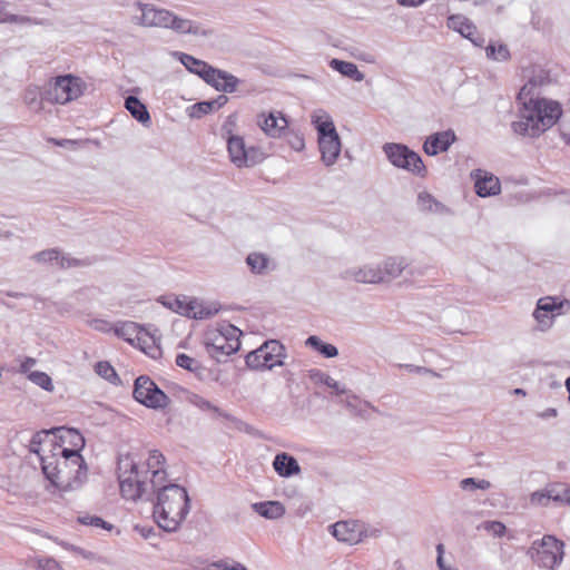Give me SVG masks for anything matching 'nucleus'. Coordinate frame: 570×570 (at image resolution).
<instances>
[{"mask_svg":"<svg viewBox=\"0 0 570 570\" xmlns=\"http://www.w3.org/2000/svg\"><path fill=\"white\" fill-rule=\"evenodd\" d=\"M522 107L519 120L512 122L515 134L535 138L552 128L562 116L560 102L543 97H527L519 99Z\"/></svg>","mask_w":570,"mask_h":570,"instance_id":"nucleus-1","label":"nucleus"},{"mask_svg":"<svg viewBox=\"0 0 570 570\" xmlns=\"http://www.w3.org/2000/svg\"><path fill=\"white\" fill-rule=\"evenodd\" d=\"M160 488L154 509V518L165 531H176L189 512L188 494L183 487L177 484Z\"/></svg>","mask_w":570,"mask_h":570,"instance_id":"nucleus-2","label":"nucleus"},{"mask_svg":"<svg viewBox=\"0 0 570 570\" xmlns=\"http://www.w3.org/2000/svg\"><path fill=\"white\" fill-rule=\"evenodd\" d=\"M83 446L85 439L79 431L69 428H59L39 435V448L33 451L82 461L80 451Z\"/></svg>","mask_w":570,"mask_h":570,"instance_id":"nucleus-3","label":"nucleus"},{"mask_svg":"<svg viewBox=\"0 0 570 570\" xmlns=\"http://www.w3.org/2000/svg\"><path fill=\"white\" fill-rule=\"evenodd\" d=\"M42 465V471L50 483L61 490L68 491L79 480V475L83 461L71 460L66 456H53V454H46L36 452Z\"/></svg>","mask_w":570,"mask_h":570,"instance_id":"nucleus-4","label":"nucleus"},{"mask_svg":"<svg viewBox=\"0 0 570 570\" xmlns=\"http://www.w3.org/2000/svg\"><path fill=\"white\" fill-rule=\"evenodd\" d=\"M119 487L121 495L127 500L139 499L148 489V482L135 465V458L122 455L118 462Z\"/></svg>","mask_w":570,"mask_h":570,"instance_id":"nucleus-5","label":"nucleus"},{"mask_svg":"<svg viewBox=\"0 0 570 570\" xmlns=\"http://www.w3.org/2000/svg\"><path fill=\"white\" fill-rule=\"evenodd\" d=\"M86 88L87 85L80 77L58 76L49 82L46 99L53 104L65 105L81 97Z\"/></svg>","mask_w":570,"mask_h":570,"instance_id":"nucleus-6","label":"nucleus"},{"mask_svg":"<svg viewBox=\"0 0 570 570\" xmlns=\"http://www.w3.org/2000/svg\"><path fill=\"white\" fill-rule=\"evenodd\" d=\"M528 554L539 567L554 569L563 559V542L553 535H544L531 544Z\"/></svg>","mask_w":570,"mask_h":570,"instance_id":"nucleus-7","label":"nucleus"},{"mask_svg":"<svg viewBox=\"0 0 570 570\" xmlns=\"http://www.w3.org/2000/svg\"><path fill=\"white\" fill-rule=\"evenodd\" d=\"M135 465L153 488H160L167 481L166 458L158 450H150L135 459Z\"/></svg>","mask_w":570,"mask_h":570,"instance_id":"nucleus-8","label":"nucleus"},{"mask_svg":"<svg viewBox=\"0 0 570 570\" xmlns=\"http://www.w3.org/2000/svg\"><path fill=\"white\" fill-rule=\"evenodd\" d=\"M227 151L229 160L237 168H247L261 164L265 153L256 146L247 147L242 136L232 135L227 139Z\"/></svg>","mask_w":570,"mask_h":570,"instance_id":"nucleus-9","label":"nucleus"},{"mask_svg":"<svg viewBox=\"0 0 570 570\" xmlns=\"http://www.w3.org/2000/svg\"><path fill=\"white\" fill-rule=\"evenodd\" d=\"M242 332L232 324H222L206 332V345L216 352L230 355L239 350Z\"/></svg>","mask_w":570,"mask_h":570,"instance_id":"nucleus-10","label":"nucleus"},{"mask_svg":"<svg viewBox=\"0 0 570 570\" xmlns=\"http://www.w3.org/2000/svg\"><path fill=\"white\" fill-rule=\"evenodd\" d=\"M134 399L154 410L165 409L169 404V397L148 376L141 375L135 380Z\"/></svg>","mask_w":570,"mask_h":570,"instance_id":"nucleus-11","label":"nucleus"},{"mask_svg":"<svg viewBox=\"0 0 570 570\" xmlns=\"http://www.w3.org/2000/svg\"><path fill=\"white\" fill-rule=\"evenodd\" d=\"M384 153L389 160L396 167L406 169L415 175L424 176L426 167L421 156L411 150L407 146L401 144H386Z\"/></svg>","mask_w":570,"mask_h":570,"instance_id":"nucleus-12","label":"nucleus"},{"mask_svg":"<svg viewBox=\"0 0 570 570\" xmlns=\"http://www.w3.org/2000/svg\"><path fill=\"white\" fill-rule=\"evenodd\" d=\"M284 346L278 341H268L246 356V364L254 370H271L282 364Z\"/></svg>","mask_w":570,"mask_h":570,"instance_id":"nucleus-13","label":"nucleus"},{"mask_svg":"<svg viewBox=\"0 0 570 570\" xmlns=\"http://www.w3.org/2000/svg\"><path fill=\"white\" fill-rule=\"evenodd\" d=\"M141 11V23L144 26L171 28L179 32H189L191 29L190 21L180 19L168 10L145 6Z\"/></svg>","mask_w":570,"mask_h":570,"instance_id":"nucleus-14","label":"nucleus"},{"mask_svg":"<svg viewBox=\"0 0 570 570\" xmlns=\"http://www.w3.org/2000/svg\"><path fill=\"white\" fill-rule=\"evenodd\" d=\"M331 533L336 540L351 546L362 542L363 539L370 535H379L377 530L368 532L366 525L357 520L337 521L331 525Z\"/></svg>","mask_w":570,"mask_h":570,"instance_id":"nucleus-15","label":"nucleus"},{"mask_svg":"<svg viewBox=\"0 0 570 570\" xmlns=\"http://www.w3.org/2000/svg\"><path fill=\"white\" fill-rule=\"evenodd\" d=\"M257 126L265 135L278 138L288 127V120L281 111L261 112L256 119Z\"/></svg>","mask_w":570,"mask_h":570,"instance_id":"nucleus-16","label":"nucleus"},{"mask_svg":"<svg viewBox=\"0 0 570 570\" xmlns=\"http://www.w3.org/2000/svg\"><path fill=\"white\" fill-rule=\"evenodd\" d=\"M446 26L449 29L469 39L475 46L481 47L484 42V39L479 35L474 23L463 14H451L448 18Z\"/></svg>","mask_w":570,"mask_h":570,"instance_id":"nucleus-17","label":"nucleus"},{"mask_svg":"<svg viewBox=\"0 0 570 570\" xmlns=\"http://www.w3.org/2000/svg\"><path fill=\"white\" fill-rule=\"evenodd\" d=\"M472 177L474 178V188L480 197H488L498 195L501 190V184L498 177L484 171L476 169Z\"/></svg>","mask_w":570,"mask_h":570,"instance_id":"nucleus-18","label":"nucleus"},{"mask_svg":"<svg viewBox=\"0 0 570 570\" xmlns=\"http://www.w3.org/2000/svg\"><path fill=\"white\" fill-rule=\"evenodd\" d=\"M203 79L210 86L215 87L217 90L227 92L235 91L238 85V79L235 76L226 71L215 69L212 66Z\"/></svg>","mask_w":570,"mask_h":570,"instance_id":"nucleus-19","label":"nucleus"},{"mask_svg":"<svg viewBox=\"0 0 570 570\" xmlns=\"http://www.w3.org/2000/svg\"><path fill=\"white\" fill-rule=\"evenodd\" d=\"M455 139V134L452 130L433 134L426 138L423 150L426 155L435 156L446 151Z\"/></svg>","mask_w":570,"mask_h":570,"instance_id":"nucleus-20","label":"nucleus"},{"mask_svg":"<svg viewBox=\"0 0 570 570\" xmlns=\"http://www.w3.org/2000/svg\"><path fill=\"white\" fill-rule=\"evenodd\" d=\"M551 81L550 71L541 67H533L529 81L520 89L518 99H525L532 94L534 88L547 86Z\"/></svg>","mask_w":570,"mask_h":570,"instance_id":"nucleus-21","label":"nucleus"},{"mask_svg":"<svg viewBox=\"0 0 570 570\" xmlns=\"http://www.w3.org/2000/svg\"><path fill=\"white\" fill-rule=\"evenodd\" d=\"M318 145L323 161L327 166L334 164L341 153V140L338 135L320 137Z\"/></svg>","mask_w":570,"mask_h":570,"instance_id":"nucleus-22","label":"nucleus"},{"mask_svg":"<svg viewBox=\"0 0 570 570\" xmlns=\"http://www.w3.org/2000/svg\"><path fill=\"white\" fill-rule=\"evenodd\" d=\"M273 466L281 476L285 478L297 474L301 471L296 459L287 453L277 454L274 459Z\"/></svg>","mask_w":570,"mask_h":570,"instance_id":"nucleus-23","label":"nucleus"},{"mask_svg":"<svg viewBox=\"0 0 570 570\" xmlns=\"http://www.w3.org/2000/svg\"><path fill=\"white\" fill-rule=\"evenodd\" d=\"M187 317L204 320L214 316L218 308L213 304H206L196 298H190Z\"/></svg>","mask_w":570,"mask_h":570,"instance_id":"nucleus-24","label":"nucleus"},{"mask_svg":"<svg viewBox=\"0 0 570 570\" xmlns=\"http://www.w3.org/2000/svg\"><path fill=\"white\" fill-rule=\"evenodd\" d=\"M132 346L138 347L144 353L153 357H156V355L159 353L155 337L144 327H141L140 333L137 335L136 342H134Z\"/></svg>","mask_w":570,"mask_h":570,"instance_id":"nucleus-25","label":"nucleus"},{"mask_svg":"<svg viewBox=\"0 0 570 570\" xmlns=\"http://www.w3.org/2000/svg\"><path fill=\"white\" fill-rule=\"evenodd\" d=\"M312 122L314 124L320 137L335 136L338 135L334 122L328 114L320 112L312 116Z\"/></svg>","mask_w":570,"mask_h":570,"instance_id":"nucleus-26","label":"nucleus"},{"mask_svg":"<svg viewBox=\"0 0 570 570\" xmlns=\"http://www.w3.org/2000/svg\"><path fill=\"white\" fill-rule=\"evenodd\" d=\"M255 511L267 519H278L284 515L285 508L281 502L267 501L254 504Z\"/></svg>","mask_w":570,"mask_h":570,"instance_id":"nucleus-27","label":"nucleus"},{"mask_svg":"<svg viewBox=\"0 0 570 570\" xmlns=\"http://www.w3.org/2000/svg\"><path fill=\"white\" fill-rule=\"evenodd\" d=\"M330 66L334 70L342 73L343 76H346L355 81H362L364 78V75L358 70L357 66L353 62L333 59L330 62Z\"/></svg>","mask_w":570,"mask_h":570,"instance_id":"nucleus-28","label":"nucleus"},{"mask_svg":"<svg viewBox=\"0 0 570 570\" xmlns=\"http://www.w3.org/2000/svg\"><path fill=\"white\" fill-rule=\"evenodd\" d=\"M354 279L358 283L376 284L385 281L383 271L374 267H363L354 273Z\"/></svg>","mask_w":570,"mask_h":570,"instance_id":"nucleus-29","label":"nucleus"},{"mask_svg":"<svg viewBox=\"0 0 570 570\" xmlns=\"http://www.w3.org/2000/svg\"><path fill=\"white\" fill-rule=\"evenodd\" d=\"M125 106L138 121L146 124L150 120L146 106L138 98L129 96L125 101Z\"/></svg>","mask_w":570,"mask_h":570,"instance_id":"nucleus-30","label":"nucleus"},{"mask_svg":"<svg viewBox=\"0 0 570 570\" xmlns=\"http://www.w3.org/2000/svg\"><path fill=\"white\" fill-rule=\"evenodd\" d=\"M140 330L141 326L135 322H122L114 327L115 334L131 345L136 342V337L139 335Z\"/></svg>","mask_w":570,"mask_h":570,"instance_id":"nucleus-31","label":"nucleus"},{"mask_svg":"<svg viewBox=\"0 0 570 570\" xmlns=\"http://www.w3.org/2000/svg\"><path fill=\"white\" fill-rule=\"evenodd\" d=\"M548 499L562 504H570V485L554 483L547 489Z\"/></svg>","mask_w":570,"mask_h":570,"instance_id":"nucleus-32","label":"nucleus"},{"mask_svg":"<svg viewBox=\"0 0 570 570\" xmlns=\"http://www.w3.org/2000/svg\"><path fill=\"white\" fill-rule=\"evenodd\" d=\"M219 99H222L223 102L218 105L217 100L194 104L188 108V115L191 118H202L203 116L212 112L216 107H220L227 100L225 96H220Z\"/></svg>","mask_w":570,"mask_h":570,"instance_id":"nucleus-33","label":"nucleus"},{"mask_svg":"<svg viewBox=\"0 0 570 570\" xmlns=\"http://www.w3.org/2000/svg\"><path fill=\"white\" fill-rule=\"evenodd\" d=\"M180 61L191 72L204 78L205 73L208 72L209 65L205 61L198 60L190 55L181 53Z\"/></svg>","mask_w":570,"mask_h":570,"instance_id":"nucleus-34","label":"nucleus"},{"mask_svg":"<svg viewBox=\"0 0 570 570\" xmlns=\"http://www.w3.org/2000/svg\"><path fill=\"white\" fill-rule=\"evenodd\" d=\"M562 307V303H558L553 297H543L539 299L538 307L534 312V317L539 322H543L547 312H553Z\"/></svg>","mask_w":570,"mask_h":570,"instance_id":"nucleus-35","label":"nucleus"},{"mask_svg":"<svg viewBox=\"0 0 570 570\" xmlns=\"http://www.w3.org/2000/svg\"><path fill=\"white\" fill-rule=\"evenodd\" d=\"M190 298L187 296L166 297L161 302L169 309L186 316L188 314Z\"/></svg>","mask_w":570,"mask_h":570,"instance_id":"nucleus-36","label":"nucleus"},{"mask_svg":"<svg viewBox=\"0 0 570 570\" xmlns=\"http://www.w3.org/2000/svg\"><path fill=\"white\" fill-rule=\"evenodd\" d=\"M246 263L255 274H263L268 268L269 259L261 253H252L247 256Z\"/></svg>","mask_w":570,"mask_h":570,"instance_id":"nucleus-37","label":"nucleus"},{"mask_svg":"<svg viewBox=\"0 0 570 570\" xmlns=\"http://www.w3.org/2000/svg\"><path fill=\"white\" fill-rule=\"evenodd\" d=\"M306 345L315 348L325 357H334L337 355V348L332 344L323 343L317 336H309Z\"/></svg>","mask_w":570,"mask_h":570,"instance_id":"nucleus-38","label":"nucleus"},{"mask_svg":"<svg viewBox=\"0 0 570 570\" xmlns=\"http://www.w3.org/2000/svg\"><path fill=\"white\" fill-rule=\"evenodd\" d=\"M487 57L498 61H505L510 58V51L505 45H489L485 48Z\"/></svg>","mask_w":570,"mask_h":570,"instance_id":"nucleus-39","label":"nucleus"},{"mask_svg":"<svg viewBox=\"0 0 570 570\" xmlns=\"http://www.w3.org/2000/svg\"><path fill=\"white\" fill-rule=\"evenodd\" d=\"M28 379L32 383H35L36 385L40 386L41 389H43L46 391L53 390L51 377L45 372H40V371L30 372L28 374Z\"/></svg>","mask_w":570,"mask_h":570,"instance_id":"nucleus-40","label":"nucleus"},{"mask_svg":"<svg viewBox=\"0 0 570 570\" xmlns=\"http://www.w3.org/2000/svg\"><path fill=\"white\" fill-rule=\"evenodd\" d=\"M95 372L109 382H115L118 375L112 365L107 361H100L95 365Z\"/></svg>","mask_w":570,"mask_h":570,"instance_id":"nucleus-41","label":"nucleus"},{"mask_svg":"<svg viewBox=\"0 0 570 570\" xmlns=\"http://www.w3.org/2000/svg\"><path fill=\"white\" fill-rule=\"evenodd\" d=\"M197 406L200 407L202 410H205V411H210L213 412L215 415L219 416V417H224L226 420H230V421H234V417L227 413H224L222 412L217 406L213 405L210 402L206 401V400H199L197 403Z\"/></svg>","mask_w":570,"mask_h":570,"instance_id":"nucleus-42","label":"nucleus"},{"mask_svg":"<svg viewBox=\"0 0 570 570\" xmlns=\"http://www.w3.org/2000/svg\"><path fill=\"white\" fill-rule=\"evenodd\" d=\"M286 141L291 146V148L296 151H301L305 147L304 137L298 132L291 131L287 135Z\"/></svg>","mask_w":570,"mask_h":570,"instance_id":"nucleus-43","label":"nucleus"},{"mask_svg":"<svg viewBox=\"0 0 570 570\" xmlns=\"http://www.w3.org/2000/svg\"><path fill=\"white\" fill-rule=\"evenodd\" d=\"M488 532L495 537H502L505 533V525L499 521H488L482 525Z\"/></svg>","mask_w":570,"mask_h":570,"instance_id":"nucleus-44","label":"nucleus"},{"mask_svg":"<svg viewBox=\"0 0 570 570\" xmlns=\"http://www.w3.org/2000/svg\"><path fill=\"white\" fill-rule=\"evenodd\" d=\"M176 364L189 371H193L198 366L197 361L186 354H178L176 357Z\"/></svg>","mask_w":570,"mask_h":570,"instance_id":"nucleus-45","label":"nucleus"},{"mask_svg":"<svg viewBox=\"0 0 570 570\" xmlns=\"http://www.w3.org/2000/svg\"><path fill=\"white\" fill-rule=\"evenodd\" d=\"M214 566L219 570H247L242 563L235 561L229 562L228 560H220L214 563Z\"/></svg>","mask_w":570,"mask_h":570,"instance_id":"nucleus-46","label":"nucleus"},{"mask_svg":"<svg viewBox=\"0 0 570 570\" xmlns=\"http://www.w3.org/2000/svg\"><path fill=\"white\" fill-rule=\"evenodd\" d=\"M402 269L403 267L400 263H397L395 259H390L385 263V272L383 273L387 276H397L401 274Z\"/></svg>","mask_w":570,"mask_h":570,"instance_id":"nucleus-47","label":"nucleus"},{"mask_svg":"<svg viewBox=\"0 0 570 570\" xmlns=\"http://www.w3.org/2000/svg\"><path fill=\"white\" fill-rule=\"evenodd\" d=\"M90 326L94 330L104 332V333H107V332H110L111 330H114L112 325L105 320H94L90 322Z\"/></svg>","mask_w":570,"mask_h":570,"instance_id":"nucleus-48","label":"nucleus"},{"mask_svg":"<svg viewBox=\"0 0 570 570\" xmlns=\"http://www.w3.org/2000/svg\"><path fill=\"white\" fill-rule=\"evenodd\" d=\"M58 257H59V252L56 249L43 250V252L38 253L36 256V258L39 262L55 261V259H58Z\"/></svg>","mask_w":570,"mask_h":570,"instance_id":"nucleus-49","label":"nucleus"},{"mask_svg":"<svg viewBox=\"0 0 570 570\" xmlns=\"http://www.w3.org/2000/svg\"><path fill=\"white\" fill-rule=\"evenodd\" d=\"M547 490L546 491H537L533 492L530 497V501L532 504H547L548 501Z\"/></svg>","mask_w":570,"mask_h":570,"instance_id":"nucleus-50","label":"nucleus"},{"mask_svg":"<svg viewBox=\"0 0 570 570\" xmlns=\"http://www.w3.org/2000/svg\"><path fill=\"white\" fill-rule=\"evenodd\" d=\"M36 364V360L32 358V357H26L21 364H20V368H19V372L22 373V374H29L30 373V370L31 367Z\"/></svg>","mask_w":570,"mask_h":570,"instance_id":"nucleus-51","label":"nucleus"},{"mask_svg":"<svg viewBox=\"0 0 570 570\" xmlns=\"http://www.w3.org/2000/svg\"><path fill=\"white\" fill-rule=\"evenodd\" d=\"M81 522L85 524H89V525H94V527H98V528L106 527V522L101 518H98V517L82 518Z\"/></svg>","mask_w":570,"mask_h":570,"instance_id":"nucleus-52","label":"nucleus"},{"mask_svg":"<svg viewBox=\"0 0 570 570\" xmlns=\"http://www.w3.org/2000/svg\"><path fill=\"white\" fill-rule=\"evenodd\" d=\"M436 550H438L436 563H438L439 568L441 570L448 569L443 562L444 546L442 543L438 544Z\"/></svg>","mask_w":570,"mask_h":570,"instance_id":"nucleus-53","label":"nucleus"},{"mask_svg":"<svg viewBox=\"0 0 570 570\" xmlns=\"http://www.w3.org/2000/svg\"><path fill=\"white\" fill-rule=\"evenodd\" d=\"M425 0H397V3L404 7H417Z\"/></svg>","mask_w":570,"mask_h":570,"instance_id":"nucleus-54","label":"nucleus"},{"mask_svg":"<svg viewBox=\"0 0 570 570\" xmlns=\"http://www.w3.org/2000/svg\"><path fill=\"white\" fill-rule=\"evenodd\" d=\"M49 142H52L57 146H67V145H72V144H76V141L73 140H68V139H65V140H58V139H55V138H49L48 139Z\"/></svg>","mask_w":570,"mask_h":570,"instance_id":"nucleus-55","label":"nucleus"},{"mask_svg":"<svg viewBox=\"0 0 570 570\" xmlns=\"http://www.w3.org/2000/svg\"><path fill=\"white\" fill-rule=\"evenodd\" d=\"M491 487L490 482L487 481V480H479V481H475V485L474 488H478V489H482V490H487Z\"/></svg>","mask_w":570,"mask_h":570,"instance_id":"nucleus-56","label":"nucleus"},{"mask_svg":"<svg viewBox=\"0 0 570 570\" xmlns=\"http://www.w3.org/2000/svg\"><path fill=\"white\" fill-rule=\"evenodd\" d=\"M474 485H475V480L473 478H468V479H464L461 481V487L463 489H466L468 487L474 488Z\"/></svg>","mask_w":570,"mask_h":570,"instance_id":"nucleus-57","label":"nucleus"},{"mask_svg":"<svg viewBox=\"0 0 570 570\" xmlns=\"http://www.w3.org/2000/svg\"><path fill=\"white\" fill-rule=\"evenodd\" d=\"M542 417H549V416H557V410L556 409H548L544 412L540 414Z\"/></svg>","mask_w":570,"mask_h":570,"instance_id":"nucleus-58","label":"nucleus"},{"mask_svg":"<svg viewBox=\"0 0 570 570\" xmlns=\"http://www.w3.org/2000/svg\"><path fill=\"white\" fill-rule=\"evenodd\" d=\"M566 386L569 392V401H570V377L566 381Z\"/></svg>","mask_w":570,"mask_h":570,"instance_id":"nucleus-59","label":"nucleus"},{"mask_svg":"<svg viewBox=\"0 0 570 570\" xmlns=\"http://www.w3.org/2000/svg\"><path fill=\"white\" fill-rule=\"evenodd\" d=\"M514 393H515V394H522V395H524V394H525V392H524L523 390H521V389H517V390L514 391Z\"/></svg>","mask_w":570,"mask_h":570,"instance_id":"nucleus-60","label":"nucleus"}]
</instances>
